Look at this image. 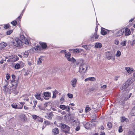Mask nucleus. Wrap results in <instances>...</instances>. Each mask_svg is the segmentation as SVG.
I'll list each match as a JSON object with an SVG mask.
<instances>
[{"mask_svg":"<svg viewBox=\"0 0 135 135\" xmlns=\"http://www.w3.org/2000/svg\"><path fill=\"white\" fill-rule=\"evenodd\" d=\"M133 82L132 81L129 79L127 80L125 83L120 88V91L122 92L125 93V92L129 93V91L130 90L129 89L128 86Z\"/></svg>","mask_w":135,"mask_h":135,"instance_id":"obj_1","label":"nucleus"},{"mask_svg":"<svg viewBox=\"0 0 135 135\" xmlns=\"http://www.w3.org/2000/svg\"><path fill=\"white\" fill-rule=\"evenodd\" d=\"M11 43L13 45L17 47H21L23 44V42L17 38H15L12 41Z\"/></svg>","mask_w":135,"mask_h":135,"instance_id":"obj_2","label":"nucleus"},{"mask_svg":"<svg viewBox=\"0 0 135 135\" xmlns=\"http://www.w3.org/2000/svg\"><path fill=\"white\" fill-rule=\"evenodd\" d=\"M6 59H8L7 61L5 60V61H7L8 62H15L18 60L19 58L17 56L12 55L8 56L6 58Z\"/></svg>","mask_w":135,"mask_h":135,"instance_id":"obj_3","label":"nucleus"},{"mask_svg":"<svg viewBox=\"0 0 135 135\" xmlns=\"http://www.w3.org/2000/svg\"><path fill=\"white\" fill-rule=\"evenodd\" d=\"M125 94L124 97H123V96L120 97V98L121 102H123L128 100L132 95L131 93H129H129H127V92H125Z\"/></svg>","mask_w":135,"mask_h":135,"instance_id":"obj_4","label":"nucleus"},{"mask_svg":"<svg viewBox=\"0 0 135 135\" xmlns=\"http://www.w3.org/2000/svg\"><path fill=\"white\" fill-rule=\"evenodd\" d=\"M88 67V65L86 64H82L80 65L79 71L81 74H84L86 72Z\"/></svg>","mask_w":135,"mask_h":135,"instance_id":"obj_5","label":"nucleus"},{"mask_svg":"<svg viewBox=\"0 0 135 135\" xmlns=\"http://www.w3.org/2000/svg\"><path fill=\"white\" fill-rule=\"evenodd\" d=\"M18 80V79H17ZM18 83V80H16V82H15V83L14 84H11L12 85V91H13V92L15 94V95L17 94L18 92L16 90V87L17 85V84Z\"/></svg>","mask_w":135,"mask_h":135,"instance_id":"obj_6","label":"nucleus"},{"mask_svg":"<svg viewBox=\"0 0 135 135\" xmlns=\"http://www.w3.org/2000/svg\"><path fill=\"white\" fill-rule=\"evenodd\" d=\"M95 119V118L93 119L92 121L87 123L85 125V127L86 129H90L93 126V122Z\"/></svg>","mask_w":135,"mask_h":135,"instance_id":"obj_7","label":"nucleus"},{"mask_svg":"<svg viewBox=\"0 0 135 135\" xmlns=\"http://www.w3.org/2000/svg\"><path fill=\"white\" fill-rule=\"evenodd\" d=\"M53 115H54L51 112L46 113V115L45 116V117L48 119L51 120Z\"/></svg>","mask_w":135,"mask_h":135,"instance_id":"obj_8","label":"nucleus"},{"mask_svg":"<svg viewBox=\"0 0 135 135\" xmlns=\"http://www.w3.org/2000/svg\"><path fill=\"white\" fill-rule=\"evenodd\" d=\"M32 116L33 119L36 120L37 121L41 122H42L43 121V120L42 118L40 117L37 115H32Z\"/></svg>","mask_w":135,"mask_h":135,"instance_id":"obj_9","label":"nucleus"},{"mask_svg":"<svg viewBox=\"0 0 135 135\" xmlns=\"http://www.w3.org/2000/svg\"><path fill=\"white\" fill-rule=\"evenodd\" d=\"M77 82V79L75 78H73L70 81V84L73 87L75 88L76 87Z\"/></svg>","mask_w":135,"mask_h":135,"instance_id":"obj_10","label":"nucleus"},{"mask_svg":"<svg viewBox=\"0 0 135 135\" xmlns=\"http://www.w3.org/2000/svg\"><path fill=\"white\" fill-rule=\"evenodd\" d=\"M123 29H124V34L125 33V35L126 36H127L130 34L131 32L129 29L126 28L125 29L123 28Z\"/></svg>","mask_w":135,"mask_h":135,"instance_id":"obj_11","label":"nucleus"},{"mask_svg":"<svg viewBox=\"0 0 135 135\" xmlns=\"http://www.w3.org/2000/svg\"><path fill=\"white\" fill-rule=\"evenodd\" d=\"M124 29H122L117 32L115 35L116 36H119L124 34Z\"/></svg>","mask_w":135,"mask_h":135,"instance_id":"obj_12","label":"nucleus"},{"mask_svg":"<svg viewBox=\"0 0 135 135\" xmlns=\"http://www.w3.org/2000/svg\"><path fill=\"white\" fill-rule=\"evenodd\" d=\"M106 57L107 59L109 60L113 58V56L109 52H106Z\"/></svg>","mask_w":135,"mask_h":135,"instance_id":"obj_13","label":"nucleus"},{"mask_svg":"<svg viewBox=\"0 0 135 135\" xmlns=\"http://www.w3.org/2000/svg\"><path fill=\"white\" fill-rule=\"evenodd\" d=\"M12 80L11 81V84H14L15 83V82H16V80L18 79V81L19 80L18 78L17 79H16L15 80V76L14 75H12Z\"/></svg>","mask_w":135,"mask_h":135,"instance_id":"obj_14","label":"nucleus"},{"mask_svg":"<svg viewBox=\"0 0 135 135\" xmlns=\"http://www.w3.org/2000/svg\"><path fill=\"white\" fill-rule=\"evenodd\" d=\"M19 117L21 120L23 121H25L27 120V118L25 115L23 114H21L19 115Z\"/></svg>","mask_w":135,"mask_h":135,"instance_id":"obj_15","label":"nucleus"},{"mask_svg":"<svg viewBox=\"0 0 135 135\" xmlns=\"http://www.w3.org/2000/svg\"><path fill=\"white\" fill-rule=\"evenodd\" d=\"M70 52H73L74 53H78L79 52V51L78 49H72L69 50Z\"/></svg>","mask_w":135,"mask_h":135,"instance_id":"obj_16","label":"nucleus"},{"mask_svg":"<svg viewBox=\"0 0 135 135\" xmlns=\"http://www.w3.org/2000/svg\"><path fill=\"white\" fill-rule=\"evenodd\" d=\"M52 132L54 134H57L59 133L58 128H55L52 129Z\"/></svg>","mask_w":135,"mask_h":135,"instance_id":"obj_17","label":"nucleus"},{"mask_svg":"<svg viewBox=\"0 0 135 135\" xmlns=\"http://www.w3.org/2000/svg\"><path fill=\"white\" fill-rule=\"evenodd\" d=\"M35 96L37 99L39 100H42V99L41 97V94H40L36 93L35 94Z\"/></svg>","mask_w":135,"mask_h":135,"instance_id":"obj_18","label":"nucleus"},{"mask_svg":"<svg viewBox=\"0 0 135 135\" xmlns=\"http://www.w3.org/2000/svg\"><path fill=\"white\" fill-rule=\"evenodd\" d=\"M95 78L93 77H89L88 78L86 79L85 81H87L88 80H89L90 81H95Z\"/></svg>","mask_w":135,"mask_h":135,"instance_id":"obj_19","label":"nucleus"},{"mask_svg":"<svg viewBox=\"0 0 135 135\" xmlns=\"http://www.w3.org/2000/svg\"><path fill=\"white\" fill-rule=\"evenodd\" d=\"M70 127L69 126H67V128L64 129L63 130V132L66 133H69Z\"/></svg>","mask_w":135,"mask_h":135,"instance_id":"obj_20","label":"nucleus"},{"mask_svg":"<svg viewBox=\"0 0 135 135\" xmlns=\"http://www.w3.org/2000/svg\"><path fill=\"white\" fill-rule=\"evenodd\" d=\"M125 69L127 71V72L129 74L132 73L133 71V70H132V69H131V68H130L125 67Z\"/></svg>","mask_w":135,"mask_h":135,"instance_id":"obj_21","label":"nucleus"},{"mask_svg":"<svg viewBox=\"0 0 135 135\" xmlns=\"http://www.w3.org/2000/svg\"><path fill=\"white\" fill-rule=\"evenodd\" d=\"M91 45H84L82 46V47L86 50H89L91 48Z\"/></svg>","mask_w":135,"mask_h":135,"instance_id":"obj_22","label":"nucleus"},{"mask_svg":"<svg viewBox=\"0 0 135 135\" xmlns=\"http://www.w3.org/2000/svg\"><path fill=\"white\" fill-rule=\"evenodd\" d=\"M39 44L43 49H45L47 45L46 43L40 42Z\"/></svg>","mask_w":135,"mask_h":135,"instance_id":"obj_23","label":"nucleus"},{"mask_svg":"<svg viewBox=\"0 0 135 135\" xmlns=\"http://www.w3.org/2000/svg\"><path fill=\"white\" fill-rule=\"evenodd\" d=\"M95 47L96 48H100L102 47V44L99 42H97L95 44Z\"/></svg>","mask_w":135,"mask_h":135,"instance_id":"obj_24","label":"nucleus"},{"mask_svg":"<svg viewBox=\"0 0 135 135\" xmlns=\"http://www.w3.org/2000/svg\"><path fill=\"white\" fill-rule=\"evenodd\" d=\"M101 33L102 35H105L107 34V32L105 29L101 28Z\"/></svg>","mask_w":135,"mask_h":135,"instance_id":"obj_25","label":"nucleus"},{"mask_svg":"<svg viewBox=\"0 0 135 135\" xmlns=\"http://www.w3.org/2000/svg\"><path fill=\"white\" fill-rule=\"evenodd\" d=\"M42 57L41 56L38 59L37 61V64L41 65V64L42 62V61L43 60L42 59Z\"/></svg>","mask_w":135,"mask_h":135,"instance_id":"obj_26","label":"nucleus"},{"mask_svg":"<svg viewBox=\"0 0 135 135\" xmlns=\"http://www.w3.org/2000/svg\"><path fill=\"white\" fill-rule=\"evenodd\" d=\"M120 44L123 46H125L127 44V41L126 40L122 41L120 43Z\"/></svg>","mask_w":135,"mask_h":135,"instance_id":"obj_27","label":"nucleus"},{"mask_svg":"<svg viewBox=\"0 0 135 135\" xmlns=\"http://www.w3.org/2000/svg\"><path fill=\"white\" fill-rule=\"evenodd\" d=\"M44 94L45 97H49L51 93L48 92H46L44 93Z\"/></svg>","mask_w":135,"mask_h":135,"instance_id":"obj_28","label":"nucleus"},{"mask_svg":"<svg viewBox=\"0 0 135 135\" xmlns=\"http://www.w3.org/2000/svg\"><path fill=\"white\" fill-rule=\"evenodd\" d=\"M131 115L132 116H135V106L133 108L132 110Z\"/></svg>","mask_w":135,"mask_h":135,"instance_id":"obj_29","label":"nucleus"},{"mask_svg":"<svg viewBox=\"0 0 135 135\" xmlns=\"http://www.w3.org/2000/svg\"><path fill=\"white\" fill-rule=\"evenodd\" d=\"M128 120V119L125 117H122L121 118V122H123L124 121L127 122Z\"/></svg>","mask_w":135,"mask_h":135,"instance_id":"obj_30","label":"nucleus"},{"mask_svg":"<svg viewBox=\"0 0 135 135\" xmlns=\"http://www.w3.org/2000/svg\"><path fill=\"white\" fill-rule=\"evenodd\" d=\"M107 126L108 128L110 129L112 127V124L110 122H109L107 124Z\"/></svg>","mask_w":135,"mask_h":135,"instance_id":"obj_31","label":"nucleus"},{"mask_svg":"<svg viewBox=\"0 0 135 135\" xmlns=\"http://www.w3.org/2000/svg\"><path fill=\"white\" fill-rule=\"evenodd\" d=\"M67 106L64 105H60L59 108L62 110H64L66 108Z\"/></svg>","mask_w":135,"mask_h":135,"instance_id":"obj_32","label":"nucleus"},{"mask_svg":"<svg viewBox=\"0 0 135 135\" xmlns=\"http://www.w3.org/2000/svg\"><path fill=\"white\" fill-rule=\"evenodd\" d=\"M13 32V31L12 30H9L7 31L6 32V34L7 35H9L11 34Z\"/></svg>","mask_w":135,"mask_h":135,"instance_id":"obj_33","label":"nucleus"},{"mask_svg":"<svg viewBox=\"0 0 135 135\" xmlns=\"http://www.w3.org/2000/svg\"><path fill=\"white\" fill-rule=\"evenodd\" d=\"M121 54V52L119 51H117V53L116 54V56L117 57H119L120 56Z\"/></svg>","mask_w":135,"mask_h":135,"instance_id":"obj_34","label":"nucleus"},{"mask_svg":"<svg viewBox=\"0 0 135 135\" xmlns=\"http://www.w3.org/2000/svg\"><path fill=\"white\" fill-rule=\"evenodd\" d=\"M65 57L67 58L71 56V54L69 52L67 53L65 52Z\"/></svg>","mask_w":135,"mask_h":135,"instance_id":"obj_35","label":"nucleus"},{"mask_svg":"<svg viewBox=\"0 0 135 135\" xmlns=\"http://www.w3.org/2000/svg\"><path fill=\"white\" fill-rule=\"evenodd\" d=\"M20 67V65L19 64H17L15 66V68L16 69H19Z\"/></svg>","mask_w":135,"mask_h":135,"instance_id":"obj_36","label":"nucleus"},{"mask_svg":"<svg viewBox=\"0 0 135 135\" xmlns=\"http://www.w3.org/2000/svg\"><path fill=\"white\" fill-rule=\"evenodd\" d=\"M34 48L36 50H41V47L39 46H37L35 47Z\"/></svg>","mask_w":135,"mask_h":135,"instance_id":"obj_37","label":"nucleus"},{"mask_svg":"<svg viewBox=\"0 0 135 135\" xmlns=\"http://www.w3.org/2000/svg\"><path fill=\"white\" fill-rule=\"evenodd\" d=\"M68 126L66 125L65 124H62L61 128L63 129H64L66 128H67V126Z\"/></svg>","mask_w":135,"mask_h":135,"instance_id":"obj_38","label":"nucleus"},{"mask_svg":"<svg viewBox=\"0 0 135 135\" xmlns=\"http://www.w3.org/2000/svg\"><path fill=\"white\" fill-rule=\"evenodd\" d=\"M20 38L22 40H25V38L23 35H21L20 36Z\"/></svg>","mask_w":135,"mask_h":135,"instance_id":"obj_39","label":"nucleus"},{"mask_svg":"<svg viewBox=\"0 0 135 135\" xmlns=\"http://www.w3.org/2000/svg\"><path fill=\"white\" fill-rule=\"evenodd\" d=\"M91 109L89 107H87L85 109V112H88Z\"/></svg>","mask_w":135,"mask_h":135,"instance_id":"obj_40","label":"nucleus"},{"mask_svg":"<svg viewBox=\"0 0 135 135\" xmlns=\"http://www.w3.org/2000/svg\"><path fill=\"white\" fill-rule=\"evenodd\" d=\"M118 131L119 132H122L123 131V129L122 126H120L119 127L118 129Z\"/></svg>","mask_w":135,"mask_h":135,"instance_id":"obj_41","label":"nucleus"},{"mask_svg":"<svg viewBox=\"0 0 135 135\" xmlns=\"http://www.w3.org/2000/svg\"><path fill=\"white\" fill-rule=\"evenodd\" d=\"M11 24L14 26H15L17 24V22L16 21H14L11 22Z\"/></svg>","mask_w":135,"mask_h":135,"instance_id":"obj_42","label":"nucleus"},{"mask_svg":"<svg viewBox=\"0 0 135 135\" xmlns=\"http://www.w3.org/2000/svg\"><path fill=\"white\" fill-rule=\"evenodd\" d=\"M66 111L69 112L70 110V107L69 106H67L66 108L65 109Z\"/></svg>","mask_w":135,"mask_h":135,"instance_id":"obj_43","label":"nucleus"},{"mask_svg":"<svg viewBox=\"0 0 135 135\" xmlns=\"http://www.w3.org/2000/svg\"><path fill=\"white\" fill-rule=\"evenodd\" d=\"M64 101V97H62L60 99V102L61 103V104H63V102Z\"/></svg>","mask_w":135,"mask_h":135,"instance_id":"obj_44","label":"nucleus"},{"mask_svg":"<svg viewBox=\"0 0 135 135\" xmlns=\"http://www.w3.org/2000/svg\"><path fill=\"white\" fill-rule=\"evenodd\" d=\"M119 40L117 39H115L114 41V43L116 45H118L119 43Z\"/></svg>","mask_w":135,"mask_h":135,"instance_id":"obj_45","label":"nucleus"},{"mask_svg":"<svg viewBox=\"0 0 135 135\" xmlns=\"http://www.w3.org/2000/svg\"><path fill=\"white\" fill-rule=\"evenodd\" d=\"M68 97L70 98H72L73 97V95L72 94L69 93L68 94Z\"/></svg>","mask_w":135,"mask_h":135,"instance_id":"obj_46","label":"nucleus"},{"mask_svg":"<svg viewBox=\"0 0 135 135\" xmlns=\"http://www.w3.org/2000/svg\"><path fill=\"white\" fill-rule=\"evenodd\" d=\"M11 105L12 107L14 108H16L17 107V104H12Z\"/></svg>","mask_w":135,"mask_h":135,"instance_id":"obj_47","label":"nucleus"},{"mask_svg":"<svg viewBox=\"0 0 135 135\" xmlns=\"http://www.w3.org/2000/svg\"><path fill=\"white\" fill-rule=\"evenodd\" d=\"M94 35H93V36H91V38L93 37L94 36V35H95V38L96 39H98L99 37L97 35V34L96 35H95L94 34Z\"/></svg>","mask_w":135,"mask_h":135,"instance_id":"obj_48","label":"nucleus"},{"mask_svg":"<svg viewBox=\"0 0 135 135\" xmlns=\"http://www.w3.org/2000/svg\"><path fill=\"white\" fill-rule=\"evenodd\" d=\"M29 55V54L27 52H25L24 53V56L26 57H28V56Z\"/></svg>","mask_w":135,"mask_h":135,"instance_id":"obj_49","label":"nucleus"},{"mask_svg":"<svg viewBox=\"0 0 135 135\" xmlns=\"http://www.w3.org/2000/svg\"><path fill=\"white\" fill-rule=\"evenodd\" d=\"M10 77V75L8 74H7L6 76V78L7 80H8Z\"/></svg>","mask_w":135,"mask_h":135,"instance_id":"obj_50","label":"nucleus"},{"mask_svg":"<svg viewBox=\"0 0 135 135\" xmlns=\"http://www.w3.org/2000/svg\"><path fill=\"white\" fill-rule=\"evenodd\" d=\"M9 26V24H7L4 25V28L5 29L8 28Z\"/></svg>","mask_w":135,"mask_h":135,"instance_id":"obj_51","label":"nucleus"},{"mask_svg":"<svg viewBox=\"0 0 135 135\" xmlns=\"http://www.w3.org/2000/svg\"><path fill=\"white\" fill-rule=\"evenodd\" d=\"M29 74V71H28L26 70L25 72L24 75L25 76L28 75Z\"/></svg>","mask_w":135,"mask_h":135,"instance_id":"obj_52","label":"nucleus"},{"mask_svg":"<svg viewBox=\"0 0 135 135\" xmlns=\"http://www.w3.org/2000/svg\"><path fill=\"white\" fill-rule=\"evenodd\" d=\"M76 61V60L73 57H72L70 60V61H71L73 62H75Z\"/></svg>","mask_w":135,"mask_h":135,"instance_id":"obj_53","label":"nucleus"},{"mask_svg":"<svg viewBox=\"0 0 135 135\" xmlns=\"http://www.w3.org/2000/svg\"><path fill=\"white\" fill-rule=\"evenodd\" d=\"M107 87V86L106 85H104L101 86V88L103 89H105Z\"/></svg>","mask_w":135,"mask_h":135,"instance_id":"obj_54","label":"nucleus"},{"mask_svg":"<svg viewBox=\"0 0 135 135\" xmlns=\"http://www.w3.org/2000/svg\"><path fill=\"white\" fill-rule=\"evenodd\" d=\"M7 45V44L5 43H3L1 44V46L2 47H4Z\"/></svg>","mask_w":135,"mask_h":135,"instance_id":"obj_55","label":"nucleus"},{"mask_svg":"<svg viewBox=\"0 0 135 135\" xmlns=\"http://www.w3.org/2000/svg\"><path fill=\"white\" fill-rule=\"evenodd\" d=\"M98 28L97 27V26H96L95 29V33H94V34L95 35H96L97 34V31L98 30Z\"/></svg>","mask_w":135,"mask_h":135,"instance_id":"obj_56","label":"nucleus"},{"mask_svg":"<svg viewBox=\"0 0 135 135\" xmlns=\"http://www.w3.org/2000/svg\"><path fill=\"white\" fill-rule=\"evenodd\" d=\"M20 104L22 105V107H21L20 108H18L20 109H22V106L24 104V102H20Z\"/></svg>","mask_w":135,"mask_h":135,"instance_id":"obj_57","label":"nucleus"},{"mask_svg":"<svg viewBox=\"0 0 135 135\" xmlns=\"http://www.w3.org/2000/svg\"><path fill=\"white\" fill-rule=\"evenodd\" d=\"M44 123L45 124L49 125L50 124L49 122L47 120L45 121Z\"/></svg>","mask_w":135,"mask_h":135,"instance_id":"obj_58","label":"nucleus"},{"mask_svg":"<svg viewBox=\"0 0 135 135\" xmlns=\"http://www.w3.org/2000/svg\"><path fill=\"white\" fill-rule=\"evenodd\" d=\"M80 129V127H79V126H78L76 127L75 130L76 131H77L79 130Z\"/></svg>","mask_w":135,"mask_h":135,"instance_id":"obj_59","label":"nucleus"},{"mask_svg":"<svg viewBox=\"0 0 135 135\" xmlns=\"http://www.w3.org/2000/svg\"><path fill=\"white\" fill-rule=\"evenodd\" d=\"M27 64L28 65H29L30 66H31L32 64V63L31 61H28Z\"/></svg>","mask_w":135,"mask_h":135,"instance_id":"obj_60","label":"nucleus"},{"mask_svg":"<svg viewBox=\"0 0 135 135\" xmlns=\"http://www.w3.org/2000/svg\"><path fill=\"white\" fill-rule=\"evenodd\" d=\"M56 94L54 93H53V96H52V98H56Z\"/></svg>","mask_w":135,"mask_h":135,"instance_id":"obj_61","label":"nucleus"},{"mask_svg":"<svg viewBox=\"0 0 135 135\" xmlns=\"http://www.w3.org/2000/svg\"><path fill=\"white\" fill-rule=\"evenodd\" d=\"M135 44V39L132 42L131 44V45L132 46H133V45Z\"/></svg>","mask_w":135,"mask_h":135,"instance_id":"obj_62","label":"nucleus"},{"mask_svg":"<svg viewBox=\"0 0 135 135\" xmlns=\"http://www.w3.org/2000/svg\"><path fill=\"white\" fill-rule=\"evenodd\" d=\"M53 93H54L55 94H57L58 93V92L56 90H55L54 91H53Z\"/></svg>","mask_w":135,"mask_h":135,"instance_id":"obj_63","label":"nucleus"},{"mask_svg":"<svg viewBox=\"0 0 135 135\" xmlns=\"http://www.w3.org/2000/svg\"><path fill=\"white\" fill-rule=\"evenodd\" d=\"M37 103V101H35V100L34 101H33L34 105H36Z\"/></svg>","mask_w":135,"mask_h":135,"instance_id":"obj_64","label":"nucleus"}]
</instances>
